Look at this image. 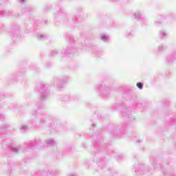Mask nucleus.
<instances>
[{
    "instance_id": "f257e3e1",
    "label": "nucleus",
    "mask_w": 176,
    "mask_h": 176,
    "mask_svg": "<svg viewBox=\"0 0 176 176\" xmlns=\"http://www.w3.org/2000/svg\"><path fill=\"white\" fill-rule=\"evenodd\" d=\"M137 87H138L139 89H142V87H144V84H142V82H138L137 84Z\"/></svg>"
}]
</instances>
